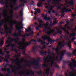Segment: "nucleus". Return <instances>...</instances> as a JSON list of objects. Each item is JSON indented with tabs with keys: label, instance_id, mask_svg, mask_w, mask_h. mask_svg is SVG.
Returning a JSON list of instances; mask_svg holds the SVG:
<instances>
[{
	"label": "nucleus",
	"instance_id": "1",
	"mask_svg": "<svg viewBox=\"0 0 76 76\" xmlns=\"http://www.w3.org/2000/svg\"><path fill=\"white\" fill-rule=\"evenodd\" d=\"M49 25V23L48 22H46V24H41L37 26V28H36V29L37 30H38L39 29L38 28H42V26H44L45 28L44 31H47V28L48 30H50V31L46 32V33L48 35H51L52 33H53L55 31V30L51 29L50 27H47V25Z\"/></svg>",
	"mask_w": 76,
	"mask_h": 76
},
{
	"label": "nucleus",
	"instance_id": "2",
	"mask_svg": "<svg viewBox=\"0 0 76 76\" xmlns=\"http://www.w3.org/2000/svg\"><path fill=\"white\" fill-rule=\"evenodd\" d=\"M71 61H63V64L64 65H65L67 63H68V66L70 67V68L71 70H73L74 68L76 67V61L74 59H71Z\"/></svg>",
	"mask_w": 76,
	"mask_h": 76
},
{
	"label": "nucleus",
	"instance_id": "3",
	"mask_svg": "<svg viewBox=\"0 0 76 76\" xmlns=\"http://www.w3.org/2000/svg\"><path fill=\"white\" fill-rule=\"evenodd\" d=\"M23 61L24 62H26V63H28V62L27 61H25L23 59L22 61H20L19 62L17 63L16 64L17 66H19L18 68L16 67L15 66H14V67L15 68V69H13L12 70V73H15V75H16L17 74V72L18 71H16V70H20V69H22L23 67V66L22 65L20 66V63H22Z\"/></svg>",
	"mask_w": 76,
	"mask_h": 76
},
{
	"label": "nucleus",
	"instance_id": "4",
	"mask_svg": "<svg viewBox=\"0 0 76 76\" xmlns=\"http://www.w3.org/2000/svg\"><path fill=\"white\" fill-rule=\"evenodd\" d=\"M9 10H6V9H5V10L3 11V13H2L0 14V19L1 18V16L2 15H4V17L5 18H6L7 17V11ZM4 22V21L2 20V22L1 23H0V26H1L3 25V22Z\"/></svg>",
	"mask_w": 76,
	"mask_h": 76
},
{
	"label": "nucleus",
	"instance_id": "5",
	"mask_svg": "<svg viewBox=\"0 0 76 76\" xmlns=\"http://www.w3.org/2000/svg\"><path fill=\"white\" fill-rule=\"evenodd\" d=\"M41 59L39 58L37 60H35L34 61H31L30 62V64H34V66H38L39 64V61H41Z\"/></svg>",
	"mask_w": 76,
	"mask_h": 76
},
{
	"label": "nucleus",
	"instance_id": "6",
	"mask_svg": "<svg viewBox=\"0 0 76 76\" xmlns=\"http://www.w3.org/2000/svg\"><path fill=\"white\" fill-rule=\"evenodd\" d=\"M16 29L18 30V31H19L18 34H13L12 36H14V37H17L16 35H18V37H22V35L21 34V32L22 31H20L21 29H22L21 28H18V27H16Z\"/></svg>",
	"mask_w": 76,
	"mask_h": 76
},
{
	"label": "nucleus",
	"instance_id": "7",
	"mask_svg": "<svg viewBox=\"0 0 76 76\" xmlns=\"http://www.w3.org/2000/svg\"><path fill=\"white\" fill-rule=\"evenodd\" d=\"M65 54L67 55L68 57H71V56H72V54L70 53L67 52L66 50H64L63 51H61V54L62 56H64Z\"/></svg>",
	"mask_w": 76,
	"mask_h": 76
},
{
	"label": "nucleus",
	"instance_id": "8",
	"mask_svg": "<svg viewBox=\"0 0 76 76\" xmlns=\"http://www.w3.org/2000/svg\"><path fill=\"white\" fill-rule=\"evenodd\" d=\"M0 4H1V5H4L6 4V5L4 7V9L5 7L9 9V5H8L9 3H6V2L4 1H0Z\"/></svg>",
	"mask_w": 76,
	"mask_h": 76
},
{
	"label": "nucleus",
	"instance_id": "9",
	"mask_svg": "<svg viewBox=\"0 0 76 76\" xmlns=\"http://www.w3.org/2000/svg\"><path fill=\"white\" fill-rule=\"evenodd\" d=\"M26 71L28 72V73H27L26 75L27 76H29V75H31L32 76H34V75L35 73V71L33 72L31 70H30V71L28 70H26Z\"/></svg>",
	"mask_w": 76,
	"mask_h": 76
},
{
	"label": "nucleus",
	"instance_id": "10",
	"mask_svg": "<svg viewBox=\"0 0 76 76\" xmlns=\"http://www.w3.org/2000/svg\"><path fill=\"white\" fill-rule=\"evenodd\" d=\"M16 41V38L14 39H10V38L9 37L7 40L6 42V44H11L13 41Z\"/></svg>",
	"mask_w": 76,
	"mask_h": 76
},
{
	"label": "nucleus",
	"instance_id": "11",
	"mask_svg": "<svg viewBox=\"0 0 76 76\" xmlns=\"http://www.w3.org/2000/svg\"><path fill=\"white\" fill-rule=\"evenodd\" d=\"M58 44L59 46H61L62 47H64V45H68V42L67 43L65 42L64 43H63L61 42H59L58 43Z\"/></svg>",
	"mask_w": 76,
	"mask_h": 76
},
{
	"label": "nucleus",
	"instance_id": "12",
	"mask_svg": "<svg viewBox=\"0 0 76 76\" xmlns=\"http://www.w3.org/2000/svg\"><path fill=\"white\" fill-rule=\"evenodd\" d=\"M72 12V10L70 9H66V8H64L62 10V13H64V12Z\"/></svg>",
	"mask_w": 76,
	"mask_h": 76
},
{
	"label": "nucleus",
	"instance_id": "13",
	"mask_svg": "<svg viewBox=\"0 0 76 76\" xmlns=\"http://www.w3.org/2000/svg\"><path fill=\"white\" fill-rule=\"evenodd\" d=\"M5 69H4V68H2L1 69V71H4V72H6V71H7V72L9 73H12V72H10V69H6V68H4Z\"/></svg>",
	"mask_w": 76,
	"mask_h": 76
},
{
	"label": "nucleus",
	"instance_id": "14",
	"mask_svg": "<svg viewBox=\"0 0 76 76\" xmlns=\"http://www.w3.org/2000/svg\"><path fill=\"white\" fill-rule=\"evenodd\" d=\"M10 31H7L6 32V34L7 35H8L9 34H12V30H13V27L12 26H10Z\"/></svg>",
	"mask_w": 76,
	"mask_h": 76
},
{
	"label": "nucleus",
	"instance_id": "15",
	"mask_svg": "<svg viewBox=\"0 0 76 76\" xmlns=\"http://www.w3.org/2000/svg\"><path fill=\"white\" fill-rule=\"evenodd\" d=\"M7 66H9V67H11V68L13 69V66H14L13 65L7 64H5V66H4V68H6V67H7Z\"/></svg>",
	"mask_w": 76,
	"mask_h": 76
},
{
	"label": "nucleus",
	"instance_id": "16",
	"mask_svg": "<svg viewBox=\"0 0 76 76\" xmlns=\"http://www.w3.org/2000/svg\"><path fill=\"white\" fill-rule=\"evenodd\" d=\"M22 4L20 5L19 6H17V7H14V10H18V9H19V8L21 7H22Z\"/></svg>",
	"mask_w": 76,
	"mask_h": 76
},
{
	"label": "nucleus",
	"instance_id": "17",
	"mask_svg": "<svg viewBox=\"0 0 76 76\" xmlns=\"http://www.w3.org/2000/svg\"><path fill=\"white\" fill-rule=\"evenodd\" d=\"M61 29H62L63 31H65L66 34H70V33L68 31H66V28L61 27Z\"/></svg>",
	"mask_w": 76,
	"mask_h": 76
},
{
	"label": "nucleus",
	"instance_id": "18",
	"mask_svg": "<svg viewBox=\"0 0 76 76\" xmlns=\"http://www.w3.org/2000/svg\"><path fill=\"white\" fill-rule=\"evenodd\" d=\"M50 69H51V67H49V68L45 70V74L47 75H49V72H50Z\"/></svg>",
	"mask_w": 76,
	"mask_h": 76
},
{
	"label": "nucleus",
	"instance_id": "19",
	"mask_svg": "<svg viewBox=\"0 0 76 76\" xmlns=\"http://www.w3.org/2000/svg\"><path fill=\"white\" fill-rule=\"evenodd\" d=\"M37 42V40H35L34 39H33L29 43H27V45H29L31 44V42Z\"/></svg>",
	"mask_w": 76,
	"mask_h": 76
},
{
	"label": "nucleus",
	"instance_id": "20",
	"mask_svg": "<svg viewBox=\"0 0 76 76\" xmlns=\"http://www.w3.org/2000/svg\"><path fill=\"white\" fill-rule=\"evenodd\" d=\"M18 45H19V47H18V49L19 50H20V49H21V48H20V47H22V46H23V44L22 43L20 42H19V43H18Z\"/></svg>",
	"mask_w": 76,
	"mask_h": 76
},
{
	"label": "nucleus",
	"instance_id": "21",
	"mask_svg": "<svg viewBox=\"0 0 76 76\" xmlns=\"http://www.w3.org/2000/svg\"><path fill=\"white\" fill-rule=\"evenodd\" d=\"M20 75V76H23V75H25V72L24 71H22V72H20L18 74V76H19V75Z\"/></svg>",
	"mask_w": 76,
	"mask_h": 76
},
{
	"label": "nucleus",
	"instance_id": "22",
	"mask_svg": "<svg viewBox=\"0 0 76 76\" xmlns=\"http://www.w3.org/2000/svg\"><path fill=\"white\" fill-rule=\"evenodd\" d=\"M48 58H49L48 57L45 58L46 60L44 61L45 63H49V62L50 61V59L48 60Z\"/></svg>",
	"mask_w": 76,
	"mask_h": 76
},
{
	"label": "nucleus",
	"instance_id": "23",
	"mask_svg": "<svg viewBox=\"0 0 76 76\" xmlns=\"http://www.w3.org/2000/svg\"><path fill=\"white\" fill-rule=\"evenodd\" d=\"M48 58H49L48 57L45 58L46 60L44 61L45 63H49V62L50 61V59L48 60Z\"/></svg>",
	"mask_w": 76,
	"mask_h": 76
},
{
	"label": "nucleus",
	"instance_id": "24",
	"mask_svg": "<svg viewBox=\"0 0 76 76\" xmlns=\"http://www.w3.org/2000/svg\"><path fill=\"white\" fill-rule=\"evenodd\" d=\"M11 61H13V64H14L15 63V61H19V58H18L14 60L13 58H12L11 59Z\"/></svg>",
	"mask_w": 76,
	"mask_h": 76
},
{
	"label": "nucleus",
	"instance_id": "25",
	"mask_svg": "<svg viewBox=\"0 0 76 76\" xmlns=\"http://www.w3.org/2000/svg\"><path fill=\"white\" fill-rule=\"evenodd\" d=\"M17 23L16 22H12L11 23H10V26H13L14 25H16Z\"/></svg>",
	"mask_w": 76,
	"mask_h": 76
},
{
	"label": "nucleus",
	"instance_id": "26",
	"mask_svg": "<svg viewBox=\"0 0 76 76\" xmlns=\"http://www.w3.org/2000/svg\"><path fill=\"white\" fill-rule=\"evenodd\" d=\"M4 28L5 31H7L9 29V28L8 27V26H7V25H5L4 26Z\"/></svg>",
	"mask_w": 76,
	"mask_h": 76
},
{
	"label": "nucleus",
	"instance_id": "27",
	"mask_svg": "<svg viewBox=\"0 0 76 76\" xmlns=\"http://www.w3.org/2000/svg\"><path fill=\"white\" fill-rule=\"evenodd\" d=\"M76 33H74L73 34L72 33L70 34L69 35V37L71 38L72 37H75V36H76Z\"/></svg>",
	"mask_w": 76,
	"mask_h": 76
},
{
	"label": "nucleus",
	"instance_id": "28",
	"mask_svg": "<svg viewBox=\"0 0 76 76\" xmlns=\"http://www.w3.org/2000/svg\"><path fill=\"white\" fill-rule=\"evenodd\" d=\"M48 41L49 42H52L54 43L55 42V41H56V40L54 39L52 40L50 39V38H49L48 39Z\"/></svg>",
	"mask_w": 76,
	"mask_h": 76
},
{
	"label": "nucleus",
	"instance_id": "29",
	"mask_svg": "<svg viewBox=\"0 0 76 76\" xmlns=\"http://www.w3.org/2000/svg\"><path fill=\"white\" fill-rule=\"evenodd\" d=\"M62 33H63V32L62 31H58V34L60 35H61L60 36V37L61 38H63V34H62Z\"/></svg>",
	"mask_w": 76,
	"mask_h": 76
},
{
	"label": "nucleus",
	"instance_id": "30",
	"mask_svg": "<svg viewBox=\"0 0 76 76\" xmlns=\"http://www.w3.org/2000/svg\"><path fill=\"white\" fill-rule=\"evenodd\" d=\"M44 36L45 37H42V38L44 40H45L46 39H47V37H48L47 36V35H45Z\"/></svg>",
	"mask_w": 76,
	"mask_h": 76
},
{
	"label": "nucleus",
	"instance_id": "31",
	"mask_svg": "<svg viewBox=\"0 0 76 76\" xmlns=\"http://www.w3.org/2000/svg\"><path fill=\"white\" fill-rule=\"evenodd\" d=\"M40 53L41 54H46L48 53V52H47L45 51L44 52H42V51H40Z\"/></svg>",
	"mask_w": 76,
	"mask_h": 76
},
{
	"label": "nucleus",
	"instance_id": "32",
	"mask_svg": "<svg viewBox=\"0 0 76 76\" xmlns=\"http://www.w3.org/2000/svg\"><path fill=\"white\" fill-rule=\"evenodd\" d=\"M37 6L38 7H42V2H40V3L38 4H37Z\"/></svg>",
	"mask_w": 76,
	"mask_h": 76
},
{
	"label": "nucleus",
	"instance_id": "33",
	"mask_svg": "<svg viewBox=\"0 0 76 76\" xmlns=\"http://www.w3.org/2000/svg\"><path fill=\"white\" fill-rule=\"evenodd\" d=\"M71 42V41H70L69 42H68V47L69 48V49H71V48L72 47V45H70V43Z\"/></svg>",
	"mask_w": 76,
	"mask_h": 76
},
{
	"label": "nucleus",
	"instance_id": "34",
	"mask_svg": "<svg viewBox=\"0 0 76 76\" xmlns=\"http://www.w3.org/2000/svg\"><path fill=\"white\" fill-rule=\"evenodd\" d=\"M69 4H70L71 6H73V0H71L70 1H69Z\"/></svg>",
	"mask_w": 76,
	"mask_h": 76
},
{
	"label": "nucleus",
	"instance_id": "35",
	"mask_svg": "<svg viewBox=\"0 0 76 76\" xmlns=\"http://www.w3.org/2000/svg\"><path fill=\"white\" fill-rule=\"evenodd\" d=\"M3 44H4V41L3 39L1 42H0V47H2L3 45Z\"/></svg>",
	"mask_w": 76,
	"mask_h": 76
},
{
	"label": "nucleus",
	"instance_id": "36",
	"mask_svg": "<svg viewBox=\"0 0 76 76\" xmlns=\"http://www.w3.org/2000/svg\"><path fill=\"white\" fill-rule=\"evenodd\" d=\"M24 68L25 69H26V67L27 66H28V67H31V64H27L26 65H24Z\"/></svg>",
	"mask_w": 76,
	"mask_h": 76
},
{
	"label": "nucleus",
	"instance_id": "37",
	"mask_svg": "<svg viewBox=\"0 0 76 76\" xmlns=\"http://www.w3.org/2000/svg\"><path fill=\"white\" fill-rule=\"evenodd\" d=\"M63 6V4H61L60 5V6L57 7V10H60L61 9V7Z\"/></svg>",
	"mask_w": 76,
	"mask_h": 76
},
{
	"label": "nucleus",
	"instance_id": "38",
	"mask_svg": "<svg viewBox=\"0 0 76 76\" xmlns=\"http://www.w3.org/2000/svg\"><path fill=\"white\" fill-rule=\"evenodd\" d=\"M38 21L39 22V24H40V25H41V24H42L41 23H43V21H42V20H40V19L39 18L38 19Z\"/></svg>",
	"mask_w": 76,
	"mask_h": 76
},
{
	"label": "nucleus",
	"instance_id": "39",
	"mask_svg": "<svg viewBox=\"0 0 76 76\" xmlns=\"http://www.w3.org/2000/svg\"><path fill=\"white\" fill-rule=\"evenodd\" d=\"M36 48H37V47H34L33 48V49L32 50V52L33 53H35V50Z\"/></svg>",
	"mask_w": 76,
	"mask_h": 76
},
{
	"label": "nucleus",
	"instance_id": "40",
	"mask_svg": "<svg viewBox=\"0 0 76 76\" xmlns=\"http://www.w3.org/2000/svg\"><path fill=\"white\" fill-rule=\"evenodd\" d=\"M40 67H41V66H39L34 67V69L35 70H36V69H39V70H40Z\"/></svg>",
	"mask_w": 76,
	"mask_h": 76
},
{
	"label": "nucleus",
	"instance_id": "41",
	"mask_svg": "<svg viewBox=\"0 0 76 76\" xmlns=\"http://www.w3.org/2000/svg\"><path fill=\"white\" fill-rule=\"evenodd\" d=\"M64 38L66 39V40H69V35H67L66 36H65Z\"/></svg>",
	"mask_w": 76,
	"mask_h": 76
},
{
	"label": "nucleus",
	"instance_id": "42",
	"mask_svg": "<svg viewBox=\"0 0 76 76\" xmlns=\"http://www.w3.org/2000/svg\"><path fill=\"white\" fill-rule=\"evenodd\" d=\"M26 30V32H29V31H31V28H29L28 30H27L26 28L25 29Z\"/></svg>",
	"mask_w": 76,
	"mask_h": 76
},
{
	"label": "nucleus",
	"instance_id": "43",
	"mask_svg": "<svg viewBox=\"0 0 76 76\" xmlns=\"http://www.w3.org/2000/svg\"><path fill=\"white\" fill-rule=\"evenodd\" d=\"M28 46V44L27 43L22 48V49H25V48H26L27 46Z\"/></svg>",
	"mask_w": 76,
	"mask_h": 76
},
{
	"label": "nucleus",
	"instance_id": "44",
	"mask_svg": "<svg viewBox=\"0 0 76 76\" xmlns=\"http://www.w3.org/2000/svg\"><path fill=\"white\" fill-rule=\"evenodd\" d=\"M20 16H23V11L22 10L20 11Z\"/></svg>",
	"mask_w": 76,
	"mask_h": 76
},
{
	"label": "nucleus",
	"instance_id": "45",
	"mask_svg": "<svg viewBox=\"0 0 76 76\" xmlns=\"http://www.w3.org/2000/svg\"><path fill=\"white\" fill-rule=\"evenodd\" d=\"M65 3L66 4H69V1L68 0H66L65 1Z\"/></svg>",
	"mask_w": 76,
	"mask_h": 76
},
{
	"label": "nucleus",
	"instance_id": "46",
	"mask_svg": "<svg viewBox=\"0 0 76 76\" xmlns=\"http://www.w3.org/2000/svg\"><path fill=\"white\" fill-rule=\"evenodd\" d=\"M72 54H74V56H76V50H75V52H72Z\"/></svg>",
	"mask_w": 76,
	"mask_h": 76
},
{
	"label": "nucleus",
	"instance_id": "47",
	"mask_svg": "<svg viewBox=\"0 0 76 76\" xmlns=\"http://www.w3.org/2000/svg\"><path fill=\"white\" fill-rule=\"evenodd\" d=\"M53 23L54 25L55 24H57V23L58 22V21H57V20H56L54 21H53Z\"/></svg>",
	"mask_w": 76,
	"mask_h": 76
},
{
	"label": "nucleus",
	"instance_id": "48",
	"mask_svg": "<svg viewBox=\"0 0 76 76\" xmlns=\"http://www.w3.org/2000/svg\"><path fill=\"white\" fill-rule=\"evenodd\" d=\"M42 66L44 67H47V65L45 63L42 65Z\"/></svg>",
	"mask_w": 76,
	"mask_h": 76
},
{
	"label": "nucleus",
	"instance_id": "49",
	"mask_svg": "<svg viewBox=\"0 0 76 76\" xmlns=\"http://www.w3.org/2000/svg\"><path fill=\"white\" fill-rule=\"evenodd\" d=\"M10 12L11 13V15L10 16V18H13V15H12L13 14V11H11Z\"/></svg>",
	"mask_w": 76,
	"mask_h": 76
},
{
	"label": "nucleus",
	"instance_id": "50",
	"mask_svg": "<svg viewBox=\"0 0 76 76\" xmlns=\"http://www.w3.org/2000/svg\"><path fill=\"white\" fill-rule=\"evenodd\" d=\"M37 41L38 42H42V41L40 39H39L38 40H37Z\"/></svg>",
	"mask_w": 76,
	"mask_h": 76
},
{
	"label": "nucleus",
	"instance_id": "51",
	"mask_svg": "<svg viewBox=\"0 0 76 76\" xmlns=\"http://www.w3.org/2000/svg\"><path fill=\"white\" fill-rule=\"evenodd\" d=\"M56 52L57 54V56H59V55L60 54L59 52H58V50H56Z\"/></svg>",
	"mask_w": 76,
	"mask_h": 76
},
{
	"label": "nucleus",
	"instance_id": "52",
	"mask_svg": "<svg viewBox=\"0 0 76 76\" xmlns=\"http://www.w3.org/2000/svg\"><path fill=\"white\" fill-rule=\"evenodd\" d=\"M49 25L50 26H54V25L53 23L52 22H50Z\"/></svg>",
	"mask_w": 76,
	"mask_h": 76
},
{
	"label": "nucleus",
	"instance_id": "53",
	"mask_svg": "<svg viewBox=\"0 0 76 76\" xmlns=\"http://www.w3.org/2000/svg\"><path fill=\"white\" fill-rule=\"evenodd\" d=\"M52 1V0H47V2L49 4H50L51 3L50 2V1Z\"/></svg>",
	"mask_w": 76,
	"mask_h": 76
},
{
	"label": "nucleus",
	"instance_id": "54",
	"mask_svg": "<svg viewBox=\"0 0 76 76\" xmlns=\"http://www.w3.org/2000/svg\"><path fill=\"white\" fill-rule=\"evenodd\" d=\"M55 66L56 68H59V66L57 65V64H55Z\"/></svg>",
	"mask_w": 76,
	"mask_h": 76
},
{
	"label": "nucleus",
	"instance_id": "55",
	"mask_svg": "<svg viewBox=\"0 0 76 76\" xmlns=\"http://www.w3.org/2000/svg\"><path fill=\"white\" fill-rule=\"evenodd\" d=\"M17 23L19 25H20V26H23V24H22V23H19V22H17Z\"/></svg>",
	"mask_w": 76,
	"mask_h": 76
},
{
	"label": "nucleus",
	"instance_id": "56",
	"mask_svg": "<svg viewBox=\"0 0 76 76\" xmlns=\"http://www.w3.org/2000/svg\"><path fill=\"white\" fill-rule=\"evenodd\" d=\"M5 53H7V54H10V51H6Z\"/></svg>",
	"mask_w": 76,
	"mask_h": 76
},
{
	"label": "nucleus",
	"instance_id": "57",
	"mask_svg": "<svg viewBox=\"0 0 76 76\" xmlns=\"http://www.w3.org/2000/svg\"><path fill=\"white\" fill-rule=\"evenodd\" d=\"M6 46L4 47V52L5 53L6 52V51L7 50V49H6Z\"/></svg>",
	"mask_w": 76,
	"mask_h": 76
},
{
	"label": "nucleus",
	"instance_id": "58",
	"mask_svg": "<svg viewBox=\"0 0 76 76\" xmlns=\"http://www.w3.org/2000/svg\"><path fill=\"white\" fill-rule=\"evenodd\" d=\"M36 12H37L38 13H39L40 12H41V10L39 9H38V10L36 11Z\"/></svg>",
	"mask_w": 76,
	"mask_h": 76
},
{
	"label": "nucleus",
	"instance_id": "59",
	"mask_svg": "<svg viewBox=\"0 0 76 76\" xmlns=\"http://www.w3.org/2000/svg\"><path fill=\"white\" fill-rule=\"evenodd\" d=\"M67 28L68 29H69V30H72V28H70V27L69 26H67Z\"/></svg>",
	"mask_w": 76,
	"mask_h": 76
},
{
	"label": "nucleus",
	"instance_id": "60",
	"mask_svg": "<svg viewBox=\"0 0 76 76\" xmlns=\"http://www.w3.org/2000/svg\"><path fill=\"white\" fill-rule=\"evenodd\" d=\"M23 55H25V56H26L27 55L26 54V53H25V51H23Z\"/></svg>",
	"mask_w": 76,
	"mask_h": 76
},
{
	"label": "nucleus",
	"instance_id": "61",
	"mask_svg": "<svg viewBox=\"0 0 76 76\" xmlns=\"http://www.w3.org/2000/svg\"><path fill=\"white\" fill-rule=\"evenodd\" d=\"M44 20H48V18L47 17H45L44 18Z\"/></svg>",
	"mask_w": 76,
	"mask_h": 76
},
{
	"label": "nucleus",
	"instance_id": "62",
	"mask_svg": "<svg viewBox=\"0 0 76 76\" xmlns=\"http://www.w3.org/2000/svg\"><path fill=\"white\" fill-rule=\"evenodd\" d=\"M11 47L12 48H13V47H16V45H14V44H13L11 46Z\"/></svg>",
	"mask_w": 76,
	"mask_h": 76
},
{
	"label": "nucleus",
	"instance_id": "63",
	"mask_svg": "<svg viewBox=\"0 0 76 76\" xmlns=\"http://www.w3.org/2000/svg\"><path fill=\"white\" fill-rule=\"evenodd\" d=\"M72 17H74V16H76V14H73L71 15Z\"/></svg>",
	"mask_w": 76,
	"mask_h": 76
},
{
	"label": "nucleus",
	"instance_id": "64",
	"mask_svg": "<svg viewBox=\"0 0 76 76\" xmlns=\"http://www.w3.org/2000/svg\"><path fill=\"white\" fill-rule=\"evenodd\" d=\"M14 50H15V49H14L13 48H11L10 50L11 51H14Z\"/></svg>",
	"mask_w": 76,
	"mask_h": 76
}]
</instances>
